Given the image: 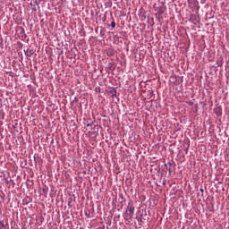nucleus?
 <instances>
[{"label": "nucleus", "mask_w": 229, "mask_h": 229, "mask_svg": "<svg viewBox=\"0 0 229 229\" xmlns=\"http://www.w3.org/2000/svg\"><path fill=\"white\" fill-rule=\"evenodd\" d=\"M111 26H112L113 28H115V21H112V22H111Z\"/></svg>", "instance_id": "nucleus-3"}, {"label": "nucleus", "mask_w": 229, "mask_h": 229, "mask_svg": "<svg viewBox=\"0 0 229 229\" xmlns=\"http://www.w3.org/2000/svg\"><path fill=\"white\" fill-rule=\"evenodd\" d=\"M133 214H135V207L133 205L130 204L127 206V209L125 211V214L123 216L125 221H130L133 217Z\"/></svg>", "instance_id": "nucleus-1"}, {"label": "nucleus", "mask_w": 229, "mask_h": 229, "mask_svg": "<svg viewBox=\"0 0 229 229\" xmlns=\"http://www.w3.org/2000/svg\"><path fill=\"white\" fill-rule=\"evenodd\" d=\"M0 229H6V227L4 226V222L0 221Z\"/></svg>", "instance_id": "nucleus-2"}]
</instances>
